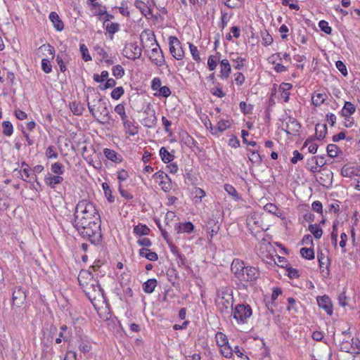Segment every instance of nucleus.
<instances>
[{"mask_svg": "<svg viewBox=\"0 0 360 360\" xmlns=\"http://www.w3.org/2000/svg\"><path fill=\"white\" fill-rule=\"evenodd\" d=\"M217 307L221 313H224L229 308H233V297L231 295H227L226 297H221L217 300Z\"/></svg>", "mask_w": 360, "mask_h": 360, "instance_id": "12", "label": "nucleus"}, {"mask_svg": "<svg viewBox=\"0 0 360 360\" xmlns=\"http://www.w3.org/2000/svg\"><path fill=\"white\" fill-rule=\"evenodd\" d=\"M141 48L136 43L127 44L123 50L124 56L133 60L139 58L141 56Z\"/></svg>", "mask_w": 360, "mask_h": 360, "instance_id": "8", "label": "nucleus"}, {"mask_svg": "<svg viewBox=\"0 0 360 360\" xmlns=\"http://www.w3.org/2000/svg\"><path fill=\"white\" fill-rule=\"evenodd\" d=\"M160 185L161 186L162 189L165 192H167L172 189L171 180L169 176L167 179H165L160 181Z\"/></svg>", "mask_w": 360, "mask_h": 360, "instance_id": "60", "label": "nucleus"}, {"mask_svg": "<svg viewBox=\"0 0 360 360\" xmlns=\"http://www.w3.org/2000/svg\"><path fill=\"white\" fill-rule=\"evenodd\" d=\"M264 210L271 213L276 216H278V213L277 212L278 211V208L273 203H267L264 207Z\"/></svg>", "mask_w": 360, "mask_h": 360, "instance_id": "62", "label": "nucleus"}, {"mask_svg": "<svg viewBox=\"0 0 360 360\" xmlns=\"http://www.w3.org/2000/svg\"><path fill=\"white\" fill-rule=\"evenodd\" d=\"M60 329V331L59 333L58 338L56 339V344H60L62 342V340L65 342H68L70 337V333H67L68 327L66 325H62Z\"/></svg>", "mask_w": 360, "mask_h": 360, "instance_id": "31", "label": "nucleus"}, {"mask_svg": "<svg viewBox=\"0 0 360 360\" xmlns=\"http://www.w3.org/2000/svg\"><path fill=\"white\" fill-rule=\"evenodd\" d=\"M230 126H231V124H230L229 121L224 120H219L217 122L216 127L214 129V131H213V135H216L219 132L224 131L226 129L229 128Z\"/></svg>", "mask_w": 360, "mask_h": 360, "instance_id": "34", "label": "nucleus"}, {"mask_svg": "<svg viewBox=\"0 0 360 360\" xmlns=\"http://www.w3.org/2000/svg\"><path fill=\"white\" fill-rule=\"evenodd\" d=\"M79 50L82 54V57L84 61L91 60V56H90L88 48L85 44H80Z\"/></svg>", "mask_w": 360, "mask_h": 360, "instance_id": "49", "label": "nucleus"}, {"mask_svg": "<svg viewBox=\"0 0 360 360\" xmlns=\"http://www.w3.org/2000/svg\"><path fill=\"white\" fill-rule=\"evenodd\" d=\"M278 60H281V53H274L268 58L269 62L275 65L274 69L276 72L281 73L287 71L286 67L276 62Z\"/></svg>", "mask_w": 360, "mask_h": 360, "instance_id": "14", "label": "nucleus"}, {"mask_svg": "<svg viewBox=\"0 0 360 360\" xmlns=\"http://www.w3.org/2000/svg\"><path fill=\"white\" fill-rule=\"evenodd\" d=\"M134 6L140 11L143 15L146 17L148 15H153L152 8L150 7V6L143 1L141 0H136L134 2Z\"/></svg>", "mask_w": 360, "mask_h": 360, "instance_id": "23", "label": "nucleus"}, {"mask_svg": "<svg viewBox=\"0 0 360 360\" xmlns=\"http://www.w3.org/2000/svg\"><path fill=\"white\" fill-rule=\"evenodd\" d=\"M239 106H240V108L241 111L245 115H248V114L252 113V109H253V105H251V104L248 105L245 101H241L239 103Z\"/></svg>", "mask_w": 360, "mask_h": 360, "instance_id": "55", "label": "nucleus"}, {"mask_svg": "<svg viewBox=\"0 0 360 360\" xmlns=\"http://www.w3.org/2000/svg\"><path fill=\"white\" fill-rule=\"evenodd\" d=\"M103 189L105 193V195L107 198L108 202H113L115 201V197L112 194V191L107 183L102 184Z\"/></svg>", "mask_w": 360, "mask_h": 360, "instance_id": "48", "label": "nucleus"}, {"mask_svg": "<svg viewBox=\"0 0 360 360\" xmlns=\"http://www.w3.org/2000/svg\"><path fill=\"white\" fill-rule=\"evenodd\" d=\"M232 314L233 319H235L238 323H247L248 319L252 316V311L249 304H238L232 309Z\"/></svg>", "mask_w": 360, "mask_h": 360, "instance_id": "4", "label": "nucleus"}, {"mask_svg": "<svg viewBox=\"0 0 360 360\" xmlns=\"http://www.w3.org/2000/svg\"><path fill=\"white\" fill-rule=\"evenodd\" d=\"M92 6L94 8H97L96 15L102 16L104 15L105 13H106V7L101 6L99 3L94 2L92 4Z\"/></svg>", "mask_w": 360, "mask_h": 360, "instance_id": "61", "label": "nucleus"}, {"mask_svg": "<svg viewBox=\"0 0 360 360\" xmlns=\"http://www.w3.org/2000/svg\"><path fill=\"white\" fill-rule=\"evenodd\" d=\"M150 233V229L145 224H139L134 227V233L138 236H147Z\"/></svg>", "mask_w": 360, "mask_h": 360, "instance_id": "33", "label": "nucleus"}, {"mask_svg": "<svg viewBox=\"0 0 360 360\" xmlns=\"http://www.w3.org/2000/svg\"><path fill=\"white\" fill-rule=\"evenodd\" d=\"M184 143L189 148H193L198 147V142L191 137L188 134L186 133L185 136H183Z\"/></svg>", "mask_w": 360, "mask_h": 360, "instance_id": "46", "label": "nucleus"}, {"mask_svg": "<svg viewBox=\"0 0 360 360\" xmlns=\"http://www.w3.org/2000/svg\"><path fill=\"white\" fill-rule=\"evenodd\" d=\"M3 131L2 133L6 136H10L13 134V127L11 122L4 121L2 122Z\"/></svg>", "mask_w": 360, "mask_h": 360, "instance_id": "42", "label": "nucleus"}, {"mask_svg": "<svg viewBox=\"0 0 360 360\" xmlns=\"http://www.w3.org/2000/svg\"><path fill=\"white\" fill-rule=\"evenodd\" d=\"M260 221L256 217L252 216L247 219V226L250 229L253 228V226H257L258 227L260 226Z\"/></svg>", "mask_w": 360, "mask_h": 360, "instance_id": "64", "label": "nucleus"}, {"mask_svg": "<svg viewBox=\"0 0 360 360\" xmlns=\"http://www.w3.org/2000/svg\"><path fill=\"white\" fill-rule=\"evenodd\" d=\"M313 139L308 138L304 141L302 148L308 146V150L310 153L314 154L317 152L318 145L316 143H311Z\"/></svg>", "mask_w": 360, "mask_h": 360, "instance_id": "44", "label": "nucleus"}, {"mask_svg": "<svg viewBox=\"0 0 360 360\" xmlns=\"http://www.w3.org/2000/svg\"><path fill=\"white\" fill-rule=\"evenodd\" d=\"M326 97V94L314 93L311 97L312 104L315 106H319L324 103Z\"/></svg>", "mask_w": 360, "mask_h": 360, "instance_id": "37", "label": "nucleus"}, {"mask_svg": "<svg viewBox=\"0 0 360 360\" xmlns=\"http://www.w3.org/2000/svg\"><path fill=\"white\" fill-rule=\"evenodd\" d=\"M246 266L243 261L239 259H234L231 264V270L234 274L236 278H240L241 272H243Z\"/></svg>", "mask_w": 360, "mask_h": 360, "instance_id": "16", "label": "nucleus"}, {"mask_svg": "<svg viewBox=\"0 0 360 360\" xmlns=\"http://www.w3.org/2000/svg\"><path fill=\"white\" fill-rule=\"evenodd\" d=\"M356 111V108L354 104H352L351 102L346 101L345 103V105L341 110V115L342 117H348V119L349 118V116L352 114H354Z\"/></svg>", "mask_w": 360, "mask_h": 360, "instance_id": "28", "label": "nucleus"}, {"mask_svg": "<svg viewBox=\"0 0 360 360\" xmlns=\"http://www.w3.org/2000/svg\"><path fill=\"white\" fill-rule=\"evenodd\" d=\"M115 112L120 116L121 120H125L128 118L126 112L125 107L123 103H119L115 107Z\"/></svg>", "mask_w": 360, "mask_h": 360, "instance_id": "47", "label": "nucleus"}, {"mask_svg": "<svg viewBox=\"0 0 360 360\" xmlns=\"http://www.w3.org/2000/svg\"><path fill=\"white\" fill-rule=\"evenodd\" d=\"M149 58L150 60L158 66H162L165 63L163 53L158 43L156 44V46L152 49L151 54Z\"/></svg>", "mask_w": 360, "mask_h": 360, "instance_id": "10", "label": "nucleus"}, {"mask_svg": "<svg viewBox=\"0 0 360 360\" xmlns=\"http://www.w3.org/2000/svg\"><path fill=\"white\" fill-rule=\"evenodd\" d=\"M220 74L221 79H227L231 72V65L227 59H223L220 62Z\"/></svg>", "mask_w": 360, "mask_h": 360, "instance_id": "19", "label": "nucleus"}, {"mask_svg": "<svg viewBox=\"0 0 360 360\" xmlns=\"http://www.w3.org/2000/svg\"><path fill=\"white\" fill-rule=\"evenodd\" d=\"M87 221H101L100 214L96 208L95 205L88 200H79L75 207L74 212V220L79 219Z\"/></svg>", "mask_w": 360, "mask_h": 360, "instance_id": "2", "label": "nucleus"}, {"mask_svg": "<svg viewBox=\"0 0 360 360\" xmlns=\"http://www.w3.org/2000/svg\"><path fill=\"white\" fill-rule=\"evenodd\" d=\"M78 233L82 238L89 240L91 244L94 245H101L103 240L101 221L93 223L92 226L85 228Z\"/></svg>", "mask_w": 360, "mask_h": 360, "instance_id": "3", "label": "nucleus"}, {"mask_svg": "<svg viewBox=\"0 0 360 360\" xmlns=\"http://www.w3.org/2000/svg\"><path fill=\"white\" fill-rule=\"evenodd\" d=\"M22 298H25V295L23 292L21 291L20 289L17 290H14L12 295L13 304L16 305L17 307L20 306V304L22 303Z\"/></svg>", "mask_w": 360, "mask_h": 360, "instance_id": "39", "label": "nucleus"}, {"mask_svg": "<svg viewBox=\"0 0 360 360\" xmlns=\"http://www.w3.org/2000/svg\"><path fill=\"white\" fill-rule=\"evenodd\" d=\"M158 281L155 278H150L143 284V290L148 294L152 293L157 286Z\"/></svg>", "mask_w": 360, "mask_h": 360, "instance_id": "29", "label": "nucleus"}, {"mask_svg": "<svg viewBox=\"0 0 360 360\" xmlns=\"http://www.w3.org/2000/svg\"><path fill=\"white\" fill-rule=\"evenodd\" d=\"M103 26L105 27L106 31L110 34H115L120 28V24L117 22L105 23Z\"/></svg>", "mask_w": 360, "mask_h": 360, "instance_id": "41", "label": "nucleus"}, {"mask_svg": "<svg viewBox=\"0 0 360 360\" xmlns=\"http://www.w3.org/2000/svg\"><path fill=\"white\" fill-rule=\"evenodd\" d=\"M84 292L92 302L93 300L103 297V290L98 282L95 280H92L91 283H86Z\"/></svg>", "mask_w": 360, "mask_h": 360, "instance_id": "5", "label": "nucleus"}, {"mask_svg": "<svg viewBox=\"0 0 360 360\" xmlns=\"http://www.w3.org/2000/svg\"><path fill=\"white\" fill-rule=\"evenodd\" d=\"M146 116L143 119V124L147 128H153L157 125L158 118L154 108L148 104L144 110Z\"/></svg>", "mask_w": 360, "mask_h": 360, "instance_id": "9", "label": "nucleus"}, {"mask_svg": "<svg viewBox=\"0 0 360 360\" xmlns=\"http://www.w3.org/2000/svg\"><path fill=\"white\" fill-rule=\"evenodd\" d=\"M63 181V178L61 176L51 174L44 178L45 184L51 188H55L56 185L61 184Z\"/></svg>", "mask_w": 360, "mask_h": 360, "instance_id": "17", "label": "nucleus"}, {"mask_svg": "<svg viewBox=\"0 0 360 360\" xmlns=\"http://www.w3.org/2000/svg\"><path fill=\"white\" fill-rule=\"evenodd\" d=\"M340 174L344 177L352 179L358 176L360 174V166L349 167L345 165L342 167Z\"/></svg>", "mask_w": 360, "mask_h": 360, "instance_id": "13", "label": "nucleus"}, {"mask_svg": "<svg viewBox=\"0 0 360 360\" xmlns=\"http://www.w3.org/2000/svg\"><path fill=\"white\" fill-rule=\"evenodd\" d=\"M51 169L56 175L61 176L64 173L63 165L60 162H55L52 164Z\"/></svg>", "mask_w": 360, "mask_h": 360, "instance_id": "50", "label": "nucleus"}, {"mask_svg": "<svg viewBox=\"0 0 360 360\" xmlns=\"http://www.w3.org/2000/svg\"><path fill=\"white\" fill-rule=\"evenodd\" d=\"M327 153L330 158L337 157L340 150L338 146L335 144L330 143L327 146L326 148Z\"/></svg>", "mask_w": 360, "mask_h": 360, "instance_id": "45", "label": "nucleus"}, {"mask_svg": "<svg viewBox=\"0 0 360 360\" xmlns=\"http://www.w3.org/2000/svg\"><path fill=\"white\" fill-rule=\"evenodd\" d=\"M41 69L45 73H50L52 71V65L50 60L47 58L41 60Z\"/></svg>", "mask_w": 360, "mask_h": 360, "instance_id": "58", "label": "nucleus"}, {"mask_svg": "<svg viewBox=\"0 0 360 360\" xmlns=\"http://www.w3.org/2000/svg\"><path fill=\"white\" fill-rule=\"evenodd\" d=\"M91 94L86 96V101L89 112L94 117H96V112L100 113L103 120L102 123H108L112 120L108 108L107 103L104 101L102 96L98 92H95L94 89H88Z\"/></svg>", "mask_w": 360, "mask_h": 360, "instance_id": "1", "label": "nucleus"}, {"mask_svg": "<svg viewBox=\"0 0 360 360\" xmlns=\"http://www.w3.org/2000/svg\"><path fill=\"white\" fill-rule=\"evenodd\" d=\"M262 38V44L264 46H269L272 44L273 38L269 34L267 30H264L261 32Z\"/></svg>", "mask_w": 360, "mask_h": 360, "instance_id": "52", "label": "nucleus"}, {"mask_svg": "<svg viewBox=\"0 0 360 360\" xmlns=\"http://www.w3.org/2000/svg\"><path fill=\"white\" fill-rule=\"evenodd\" d=\"M18 171L20 174V178L22 179L25 181H28L27 180V178H30L31 176V174L30 173V167L28 168H23L22 170H18V169H15L14 172Z\"/></svg>", "mask_w": 360, "mask_h": 360, "instance_id": "57", "label": "nucleus"}, {"mask_svg": "<svg viewBox=\"0 0 360 360\" xmlns=\"http://www.w3.org/2000/svg\"><path fill=\"white\" fill-rule=\"evenodd\" d=\"M248 158L250 161L253 164H259L262 159L257 150L248 149Z\"/></svg>", "mask_w": 360, "mask_h": 360, "instance_id": "38", "label": "nucleus"}, {"mask_svg": "<svg viewBox=\"0 0 360 360\" xmlns=\"http://www.w3.org/2000/svg\"><path fill=\"white\" fill-rule=\"evenodd\" d=\"M219 335L223 341V344L221 345V353L224 357L231 358L233 355V349L226 345V339L223 337V334L220 333Z\"/></svg>", "mask_w": 360, "mask_h": 360, "instance_id": "32", "label": "nucleus"}, {"mask_svg": "<svg viewBox=\"0 0 360 360\" xmlns=\"http://www.w3.org/2000/svg\"><path fill=\"white\" fill-rule=\"evenodd\" d=\"M189 49L193 59L197 62L200 61V56L197 46L191 43H189Z\"/></svg>", "mask_w": 360, "mask_h": 360, "instance_id": "53", "label": "nucleus"}, {"mask_svg": "<svg viewBox=\"0 0 360 360\" xmlns=\"http://www.w3.org/2000/svg\"><path fill=\"white\" fill-rule=\"evenodd\" d=\"M122 122L123 123L126 133H127L129 135L134 136L138 134V127L134 124V122L129 121L128 118Z\"/></svg>", "mask_w": 360, "mask_h": 360, "instance_id": "25", "label": "nucleus"}, {"mask_svg": "<svg viewBox=\"0 0 360 360\" xmlns=\"http://www.w3.org/2000/svg\"><path fill=\"white\" fill-rule=\"evenodd\" d=\"M194 229V225L190 222L179 223L175 225V230L177 233H191Z\"/></svg>", "mask_w": 360, "mask_h": 360, "instance_id": "21", "label": "nucleus"}, {"mask_svg": "<svg viewBox=\"0 0 360 360\" xmlns=\"http://www.w3.org/2000/svg\"><path fill=\"white\" fill-rule=\"evenodd\" d=\"M316 138L318 140H322L325 138L327 134V126L326 124H317L315 127Z\"/></svg>", "mask_w": 360, "mask_h": 360, "instance_id": "30", "label": "nucleus"}, {"mask_svg": "<svg viewBox=\"0 0 360 360\" xmlns=\"http://www.w3.org/2000/svg\"><path fill=\"white\" fill-rule=\"evenodd\" d=\"M309 231L316 239H319L322 236L323 231L317 224H310L309 226Z\"/></svg>", "mask_w": 360, "mask_h": 360, "instance_id": "40", "label": "nucleus"}, {"mask_svg": "<svg viewBox=\"0 0 360 360\" xmlns=\"http://www.w3.org/2000/svg\"><path fill=\"white\" fill-rule=\"evenodd\" d=\"M292 88V85L290 83L282 82L279 86V91L281 92V96L285 103H288L289 101V90H290Z\"/></svg>", "mask_w": 360, "mask_h": 360, "instance_id": "22", "label": "nucleus"}, {"mask_svg": "<svg viewBox=\"0 0 360 360\" xmlns=\"http://www.w3.org/2000/svg\"><path fill=\"white\" fill-rule=\"evenodd\" d=\"M160 156L165 163L171 162L174 158V155L171 154L165 147L160 149Z\"/></svg>", "mask_w": 360, "mask_h": 360, "instance_id": "36", "label": "nucleus"}, {"mask_svg": "<svg viewBox=\"0 0 360 360\" xmlns=\"http://www.w3.org/2000/svg\"><path fill=\"white\" fill-rule=\"evenodd\" d=\"M224 190L228 193L229 195L233 196V198H235L236 199L238 198V192L233 186H231L230 184H225Z\"/></svg>", "mask_w": 360, "mask_h": 360, "instance_id": "63", "label": "nucleus"}, {"mask_svg": "<svg viewBox=\"0 0 360 360\" xmlns=\"http://www.w3.org/2000/svg\"><path fill=\"white\" fill-rule=\"evenodd\" d=\"M286 128L284 129L285 132L288 134L296 135L298 134L301 124L294 117H289L288 121L285 123Z\"/></svg>", "mask_w": 360, "mask_h": 360, "instance_id": "11", "label": "nucleus"}, {"mask_svg": "<svg viewBox=\"0 0 360 360\" xmlns=\"http://www.w3.org/2000/svg\"><path fill=\"white\" fill-rule=\"evenodd\" d=\"M169 44V51L172 56L176 60H181L184 56V51L181 47V44L177 37L170 36L168 39Z\"/></svg>", "mask_w": 360, "mask_h": 360, "instance_id": "6", "label": "nucleus"}, {"mask_svg": "<svg viewBox=\"0 0 360 360\" xmlns=\"http://www.w3.org/2000/svg\"><path fill=\"white\" fill-rule=\"evenodd\" d=\"M300 255L307 259H313L314 258V249L311 248H302L300 249Z\"/></svg>", "mask_w": 360, "mask_h": 360, "instance_id": "43", "label": "nucleus"}, {"mask_svg": "<svg viewBox=\"0 0 360 360\" xmlns=\"http://www.w3.org/2000/svg\"><path fill=\"white\" fill-rule=\"evenodd\" d=\"M318 304L323 308L328 315L333 314V306L330 300L327 296H323L317 299Z\"/></svg>", "mask_w": 360, "mask_h": 360, "instance_id": "15", "label": "nucleus"}, {"mask_svg": "<svg viewBox=\"0 0 360 360\" xmlns=\"http://www.w3.org/2000/svg\"><path fill=\"white\" fill-rule=\"evenodd\" d=\"M259 275L257 269L251 266H246L238 279L240 281L254 283L259 278Z\"/></svg>", "mask_w": 360, "mask_h": 360, "instance_id": "7", "label": "nucleus"}, {"mask_svg": "<svg viewBox=\"0 0 360 360\" xmlns=\"http://www.w3.org/2000/svg\"><path fill=\"white\" fill-rule=\"evenodd\" d=\"M103 153L107 159L114 162L120 163L122 160L121 156L118 155V154L114 150L105 148L103 150Z\"/></svg>", "mask_w": 360, "mask_h": 360, "instance_id": "27", "label": "nucleus"}, {"mask_svg": "<svg viewBox=\"0 0 360 360\" xmlns=\"http://www.w3.org/2000/svg\"><path fill=\"white\" fill-rule=\"evenodd\" d=\"M96 221H87L82 219V218L79 220H73L72 225L77 231V232L82 231L85 228L89 227L93 225V223H96Z\"/></svg>", "mask_w": 360, "mask_h": 360, "instance_id": "24", "label": "nucleus"}, {"mask_svg": "<svg viewBox=\"0 0 360 360\" xmlns=\"http://www.w3.org/2000/svg\"><path fill=\"white\" fill-rule=\"evenodd\" d=\"M49 20L53 23V27L57 31L61 32L62 30H63V22L60 20L59 15L56 12H51V13L49 14Z\"/></svg>", "mask_w": 360, "mask_h": 360, "instance_id": "20", "label": "nucleus"}, {"mask_svg": "<svg viewBox=\"0 0 360 360\" xmlns=\"http://www.w3.org/2000/svg\"><path fill=\"white\" fill-rule=\"evenodd\" d=\"M319 27L321 30L327 34H330L332 32V28L329 26L328 22L326 20H321L319 22Z\"/></svg>", "mask_w": 360, "mask_h": 360, "instance_id": "56", "label": "nucleus"}, {"mask_svg": "<svg viewBox=\"0 0 360 360\" xmlns=\"http://www.w3.org/2000/svg\"><path fill=\"white\" fill-rule=\"evenodd\" d=\"M352 345L351 342L348 340H343L340 345V349L342 352L353 354L354 349H352Z\"/></svg>", "mask_w": 360, "mask_h": 360, "instance_id": "59", "label": "nucleus"}, {"mask_svg": "<svg viewBox=\"0 0 360 360\" xmlns=\"http://www.w3.org/2000/svg\"><path fill=\"white\" fill-rule=\"evenodd\" d=\"M112 73L116 78H122L124 75V70L122 65H117L112 68Z\"/></svg>", "mask_w": 360, "mask_h": 360, "instance_id": "51", "label": "nucleus"}, {"mask_svg": "<svg viewBox=\"0 0 360 360\" xmlns=\"http://www.w3.org/2000/svg\"><path fill=\"white\" fill-rule=\"evenodd\" d=\"M310 162H313L314 163V165H312L311 167H309V170L313 172L316 173L319 172L318 166H323L325 165L324 158L323 156H314L311 158L309 159L307 162V165H309L310 164Z\"/></svg>", "mask_w": 360, "mask_h": 360, "instance_id": "18", "label": "nucleus"}, {"mask_svg": "<svg viewBox=\"0 0 360 360\" xmlns=\"http://www.w3.org/2000/svg\"><path fill=\"white\" fill-rule=\"evenodd\" d=\"M139 255L152 262H155L158 259V255L156 252L145 248L139 250Z\"/></svg>", "mask_w": 360, "mask_h": 360, "instance_id": "26", "label": "nucleus"}, {"mask_svg": "<svg viewBox=\"0 0 360 360\" xmlns=\"http://www.w3.org/2000/svg\"><path fill=\"white\" fill-rule=\"evenodd\" d=\"M70 108L72 113L75 115H82L85 110L84 105L77 102H72L70 104Z\"/></svg>", "mask_w": 360, "mask_h": 360, "instance_id": "35", "label": "nucleus"}, {"mask_svg": "<svg viewBox=\"0 0 360 360\" xmlns=\"http://www.w3.org/2000/svg\"><path fill=\"white\" fill-rule=\"evenodd\" d=\"M124 93V90L122 86H118L115 88L111 92V97L115 100L120 99Z\"/></svg>", "mask_w": 360, "mask_h": 360, "instance_id": "54", "label": "nucleus"}]
</instances>
